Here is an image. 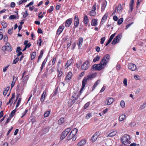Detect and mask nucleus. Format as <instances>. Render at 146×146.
I'll list each match as a JSON object with an SVG mask.
<instances>
[{
    "label": "nucleus",
    "mask_w": 146,
    "mask_h": 146,
    "mask_svg": "<svg viewBox=\"0 0 146 146\" xmlns=\"http://www.w3.org/2000/svg\"><path fill=\"white\" fill-rule=\"evenodd\" d=\"M1 25L3 26V28H6L7 26V23L4 22H2Z\"/></svg>",
    "instance_id": "09e8293b"
},
{
    "label": "nucleus",
    "mask_w": 146,
    "mask_h": 146,
    "mask_svg": "<svg viewBox=\"0 0 146 146\" xmlns=\"http://www.w3.org/2000/svg\"><path fill=\"white\" fill-rule=\"evenodd\" d=\"M58 92V89H56L54 91L53 93L52 94V96H55L57 94Z\"/></svg>",
    "instance_id": "052dcab7"
},
{
    "label": "nucleus",
    "mask_w": 146,
    "mask_h": 146,
    "mask_svg": "<svg viewBox=\"0 0 146 146\" xmlns=\"http://www.w3.org/2000/svg\"><path fill=\"white\" fill-rule=\"evenodd\" d=\"M72 75V72H69L66 76V78L68 80H70Z\"/></svg>",
    "instance_id": "7c9ffc66"
},
{
    "label": "nucleus",
    "mask_w": 146,
    "mask_h": 146,
    "mask_svg": "<svg viewBox=\"0 0 146 146\" xmlns=\"http://www.w3.org/2000/svg\"><path fill=\"white\" fill-rule=\"evenodd\" d=\"M4 41L5 42H7L8 41V37L6 36H3Z\"/></svg>",
    "instance_id": "0e129e2a"
},
{
    "label": "nucleus",
    "mask_w": 146,
    "mask_h": 146,
    "mask_svg": "<svg viewBox=\"0 0 146 146\" xmlns=\"http://www.w3.org/2000/svg\"><path fill=\"white\" fill-rule=\"evenodd\" d=\"M67 138L68 140H69L72 139V141H74L76 140V138L70 132Z\"/></svg>",
    "instance_id": "ddd939ff"
},
{
    "label": "nucleus",
    "mask_w": 146,
    "mask_h": 146,
    "mask_svg": "<svg viewBox=\"0 0 146 146\" xmlns=\"http://www.w3.org/2000/svg\"><path fill=\"white\" fill-rule=\"evenodd\" d=\"M117 132L115 130L114 131H113L112 132H111L109 133V135L107 136L108 137H113L117 133Z\"/></svg>",
    "instance_id": "cd10ccee"
},
{
    "label": "nucleus",
    "mask_w": 146,
    "mask_h": 146,
    "mask_svg": "<svg viewBox=\"0 0 146 146\" xmlns=\"http://www.w3.org/2000/svg\"><path fill=\"white\" fill-rule=\"evenodd\" d=\"M96 14L95 11L93 10H92L90 13V15L91 16H94L96 15Z\"/></svg>",
    "instance_id": "79ce46f5"
},
{
    "label": "nucleus",
    "mask_w": 146,
    "mask_h": 146,
    "mask_svg": "<svg viewBox=\"0 0 146 146\" xmlns=\"http://www.w3.org/2000/svg\"><path fill=\"white\" fill-rule=\"evenodd\" d=\"M50 112V110H48L44 114V117H48Z\"/></svg>",
    "instance_id": "a19ab883"
},
{
    "label": "nucleus",
    "mask_w": 146,
    "mask_h": 146,
    "mask_svg": "<svg viewBox=\"0 0 146 146\" xmlns=\"http://www.w3.org/2000/svg\"><path fill=\"white\" fill-rule=\"evenodd\" d=\"M74 22L73 28H75L78 26L79 24V19L78 16H75L74 18Z\"/></svg>",
    "instance_id": "0eeeda50"
},
{
    "label": "nucleus",
    "mask_w": 146,
    "mask_h": 146,
    "mask_svg": "<svg viewBox=\"0 0 146 146\" xmlns=\"http://www.w3.org/2000/svg\"><path fill=\"white\" fill-rule=\"evenodd\" d=\"M27 0H21L18 3L19 5H20L22 4L23 3H24L27 2Z\"/></svg>",
    "instance_id": "3c124183"
},
{
    "label": "nucleus",
    "mask_w": 146,
    "mask_h": 146,
    "mask_svg": "<svg viewBox=\"0 0 146 146\" xmlns=\"http://www.w3.org/2000/svg\"><path fill=\"white\" fill-rule=\"evenodd\" d=\"M23 14H24L23 15V16L24 18H25L29 15V14H28L27 12V11L24 12Z\"/></svg>",
    "instance_id": "bf43d9fd"
},
{
    "label": "nucleus",
    "mask_w": 146,
    "mask_h": 146,
    "mask_svg": "<svg viewBox=\"0 0 146 146\" xmlns=\"http://www.w3.org/2000/svg\"><path fill=\"white\" fill-rule=\"evenodd\" d=\"M146 107V103H144L142 105H141L139 107V108L141 110H142L144 109Z\"/></svg>",
    "instance_id": "c03bdc74"
},
{
    "label": "nucleus",
    "mask_w": 146,
    "mask_h": 146,
    "mask_svg": "<svg viewBox=\"0 0 146 146\" xmlns=\"http://www.w3.org/2000/svg\"><path fill=\"white\" fill-rule=\"evenodd\" d=\"M117 11L118 13H120L121 12L122 9V6L121 4H119L117 8L116 7Z\"/></svg>",
    "instance_id": "a878e982"
},
{
    "label": "nucleus",
    "mask_w": 146,
    "mask_h": 146,
    "mask_svg": "<svg viewBox=\"0 0 146 146\" xmlns=\"http://www.w3.org/2000/svg\"><path fill=\"white\" fill-rule=\"evenodd\" d=\"M2 50L3 51L7 50L9 52H11L12 50V48L9 43L7 42L5 45L2 47Z\"/></svg>",
    "instance_id": "f03ea898"
},
{
    "label": "nucleus",
    "mask_w": 146,
    "mask_h": 146,
    "mask_svg": "<svg viewBox=\"0 0 146 146\" xmlns=\"http://www.w3.org/2000/svg\"><path fill=\"white\" fill-rule=\"evenodd\" d=\"M56 60V58H53V60L52 61V65H53L55 64V62Z\"/></svg>",
    "instance_id": "69168bd1"
},
{
    "label": "nucleus",
    "mask_w": 146,
    "mask_h": 146,
    "mask_svg": "<svg viewBox=\"0 0 146 146\" xmlns=\"http://www.w3.org/2000/svg\"><path fill=\"white\" fill-rule=\"evenodd\" d=\"M120 105H121V106L122 108H124L125 107V102L123 101L122 100L121 101Z\"/></svg>",
    "instance_id": "6e6d98bb"
},
{
    "label": "nucleus",
    "mask_w": 146,
    "mask_h": 146,
    "mask_svg": "<svg viewBox=\"0 0 146 146\" xmlns=\"http://www.w3.org/2000/svg\"><path fill=\"white\" fill-rule=\"evenodd\" d=\"M70 128H68L65 129V130L62 132L61 135L60 139L62 140L69 133L71 130Z\"/></svg>",
    "instance_id": "20e7f679"
},
{
    "label": "nucleus",
    "mask_w": 146,
    "mask_h": 146,
    "mask_svg": "<svg viewBox=\"0 0 146 146\" xmlns=\"http://www.w3.org/2000/svg\"><path fill=\"white\" fill-rule=\"evenodd\" d=\"M73 60L71 59L67 62L65 66V68L66 69L71 64Z\"/></svg>",
    "instance_id": "a211bd4d"
},
{
    "label": "nucleus",
    "mask_w": 146,
    "mask_h": 146,
    "mask_svg": "<svg viewBox=\"0 0 146 146\" xmlns=\"http://www.w3.org/2000/svg\"><path fill=\"white\" fill-rule=\"evenodd\" d=\"M71 44V40H69V42H68L67 43V45L68 46L67 48L68 49Z\"/></svg>",
    "instance_id": "680f3d73"
},
{
    "label": "nucleus",
    "mask_w": 146,
    "mask_h": 146,
    "mask_svg": "<svg viewBox=\"0 0 146 146\" xmlns=\"http://www.w3.org/2000/svg\"><path fill=\"white\" fill-rule=\"evenodd\" d=\"M78 131V130L77 129L75 128L73 129L70 132L72 134H73V135L76 137V136L75 135L77 133Z\"/></svg>",
    "instance_id": "bb28decb"
},
{
    "label": "nucleus",
    "mask_w": 146,
    "mask_h": 146,
    "mask_svg": "<svg viewBox=\"0 0 146 146\" xmlns=\"http://www.w3.org/2000/svg\"><path fill=\"white\" fill-rule=\"evenodd\" d=\"M55 68L54 67H52L50 68V69H49V71L48 70L47 68H46V71L48 72L50 74L51 73H52L53 72H54V71L55 70Z\"/></svg>",
    "instance_id": "393cba45"
},
{
    "label": "nucleus",
    "mask_w": 146,
    "mask_h": 146,
    "mask_svg": "<svg viewBox=\"0 0 146 146\" xmlns=\"http://www.w3.org/2000/svg\"><path fill=\"white\" fill-rule=\"evenodd\" d=\"M110 57L108 54H106L101 60L99 64H95L92 67L94 70H101L103 69L109 62Z\"/></svg>",
    "instance_id": "f257e3e1"
},
{
    "label": "nucleus",
    "mask_w": 146,
    "mask_h": 146,
    "mask_svg": "<svg viewBox=\"0 0 146 146\" xmlns=\"http://www.w3.org/2000/svg\"><path fill=\"white\" fill-rule=\"evenodd\" d=\"M54 7L53 6H51L49 9L47 10V12L48 13H50L53 10Z\"/></svg>",
    "instance_id": "a18cd8bd"
},
{
    "label": "nucleus",
    "mask_w": 146,
    "mask_h": 146,
    "mask_svg": "<svg viewBox=\"0 0 146 146\" xmlns=\"http://www.w3.org/2000/svg\"><path fill=\"white\" fill-rule=\"evenodd\" d=\"M121 35L120 34L117 35L113 39L111 42L112 44H115L117 43H118L120 40L121 39Z\"/></svg>",
    "instance_id": "423d86ee"
},
{
    "label": "nucleus",
    "mask_w": 146,
    "mask_h": 146,
    "mask_svg": "<svg viewBox=\"0 0 146 146\" xmlns=\"http://www.w3.org/2000/svg\"><path fill=\"white\" fill-rule=\"evenodd\" d=\"M29 78V76L28 75H27L25 76L24 77L22 81V83H23L24 86L26 84Z\"/></svg>",
    "instance_id": "6ab92c4d"
},
{
    "label": "nucleus",
    "mask_w": 146,
    "mask_h": 146,
    "mask_svg": "<svg viewBox=\"0 0 146 146\" xmlns=\"http://www.w3.org/2000/svg\"><path fill=\"white\" fill-rule=\"evenodd\" d=\"M98 20L96 19H93L91 22V25L92 26H96L98 24L97 22Z\"/></svg>",
    "instance_id": "5701e85b"
},
{
    "label": "nucleus",
    "mask_w": 146,
    "mask_h": 146,
    "mask_svg": "<svg viewBox=\"0 0 146 146\" xmlns=\"http://www.w3.org/2000/svg\"><path fill=\"white\" fill-rule=\"evenodd\" d=\"M45 94L46 92L45 91H44L41 96L40 99V100L42 103L45 100Z\"/></svg>",
    "instance_id": "412c9836"
},
{
    "label": "nucleus",
    "mask_w": 146,
    "mask_h": 146,
    "mask_svg": "<svg viewBox=\"0 0 146 146\" xmlns=\"http://www.w3.org/2000/svg\"><path fill=\"white\" fill-rule=\"evenodd\" d=\"M135 79L136 80H141L140 77L139 76L135 75L134 76Z\"/></svg>",
    "instance_id": "8fccbe9b"
},
{
    "label": "nucleus",
    "mask_w": 146,
    "mask_h": 146,
    "mask_svg": "<svg viewBox=\"0 0 146 146\" xmlns=\"http://www.w3.org/2000/svg\"><path fill=\"white\" fill-rule=\"evenodd\" d=\"M128 135L127 134L124 135L121 138V143H122V146H128Z\"/></svg>",
    "instance_id": "7ed1b4c3"
},
{
    "label": "nucleus",
    "mask_w": 146,
    "mask_h": 146,
    "mask_svg": "<svg viewBox=\"0 0 146 146\" xmlns=\"http://www.w3.org/2000/svg\"><path fill=\"white\" fill-rule=\"evenodd\" d=\"M77 97L75 98L74 96H72L70 98V101L72 102V103L74 104L75 102V100H77Z\"/></svg>",
    "instance_id": "72a5a7b5"
},
{
    "label": "nucleus",
    "mask_w": 146,
    "mask_h": 146,
    "mask_svg": "<svg viewBox=\"0 0 146 146\" xmlns=\"http://www.w3.org/2000/svg\"><path fill=\"white\" fill-rule=\"evenodd\" d=\"M136 124V122H131V123L129 124L130 126L131 127H134L135 126Z\"/></svg>",
    "instance_id": "5fc2aeb1"
},
{
    "label": "nucleus",
    "mask_w": 146,
    "mask_h": 146,
    "mask_svg": "<svg viewBox=\"0 0 146 146\" xmlns=\"http://www.w3.org/2000/svg\"><path fill=\"white\" fill-rule=\"evenodd\" d=\"M48 59L47 57L43 61L42 64L40 68V71L41 72L43 70V68L44 67L46 63L47 60Z\"/></svg>",
    "instance_id": "4468645a"
},
{
    "label": "nucleus",
    "mask_w": 146,
    "mask_h": 146,
    "mask_svg": "<svg viewBox=\"0 0 146 146\" xmlns=\"http://www.w3.org/2000/svg\"><path fill=\"white\" fill-rule=\"evenodd\" d=\"M13 29V28H12L11 29H9L8 30V33L9 34L11 35L12 34V30Z\"/></svg>",
    "instance_id": "774afa93"
},
{
    "label": "nucleus",
    "mask_w": 146,
    "mask_h": 146,
    "mask_svg": "<svg viewBox=\"0 0 146 146\" xmlns=\"http://www.w3.org/2000/svg\"><path fill=\"white\" fill-rule=\"evenodd\" d=\"M85 143L86 141L85 140H82L78 143V146H82L85 144Z\"/></svg>",
    "instance_id": "c756f323"
},
{
    "label": "nucleus",
    "mask_w": 146,
    "mask_h": 146,
    "mask_svg": "<svg viewBox=\"0 0 146 146\" xmlns=\"http://www.w3.org/2000/svg\"><path fill=\"white\" fill-rule=\"evenodd\" d=\"M19 58L18 57H17L16 58H15L13 61L12 64H16L19 61Z\"/></svg>",
    "instance_id": "de8ad7c7"
},
{
    "label": "nucleus",
    "mask_w": 146,
    "mask_h": 146,
    "mask_svg": "<svg viewBox=\"0 0 146 146\" xmlns=\"http://www.w3.org/2000/svg\"><path fill=\"white\" fill-rule=\"evenodd\" d=\"M16 18V17L15 15H11L9 17V19H13Z\"/></svg>",
    "instance_id": "864d4df0"
},
{
    "label": "nucleus",
    "mask_w": 146,
    "mask_h": 146,
    "mask_svg": "<svg viewBox=\"0 0 146 146\" xmlns=\"http://www.w3.org/2000/svg\"><path fill=\"white\" fill-rule=\"evenodd\" d=\"M64 28V26L63 25L59 26L58 29L57 30V33L58 35L60 34L62 32Z\"/></svg>",
    "instance_id": "dca6fc26"
},
{
    "label": "nucleus",
    "mask_w": 146,
    "mask_h": 146,
    "mask_svg": "<svg viewBox=\"0 0 146 146\" xmlns=\"http://www.w3.org/2000/svg\"><path fill=\"white\" fill-rule=\"evenodd\" d=\"M99 132H97L94 134L91 139L92 142H94L97 140L98 137L99 136Z\"/></svg>",
    "instance_id": "6e6552de"
},
{
    "label": "nucleus",
    "mask_w": 146,
    "mask_h": 146,
    "mask_svg": "<svg viewBox=\"0 0 146 146\" xmlns=\"http://www.w3.org/2000/svg\"><path fill=\"white\" fill-rule=\"evenodd\" d=\"M106 6V2H104L102 4L101 11H103L105 9Z\"/></svg>",
    "instance_id": "2f4dec72"
},
{
    "label": "nucleus",
    "mask_w": 146,
    "mask_h": 146,
    "mask_svg": "<svg viewBox=\"0 0 146 146\" xmlns=\"http://www.w3.org/2000/svg\"><path fill=\"white\" fill-rule=\"evenodd\" d=\"M105 40V37H102L101 38L100 43L102 44L104 43V41Z\"/></svg>",
    "instance_id": "13d9d810"
},
{
    "label": "nucleus",
    "mask_w": 146,
    "mask_h": 146,
    "mask_svg": "<svg viewBox=\"0 0 146 146\" xmlns=\"http://www.w3.org/2000/svg\"><path fill=\"white\" fill-rule=\"evenodd\" d=\"M100 57L99 56L97 55L94 58L93 60V62H96V61H98L100 59Z\"/></svg>",
    "instance_id": "4c0bfd02"
},
{
    "label": "nucleus",
    "mask_w": 146,
    "mask_h": 146,
    "mask_svg": "<svg viewBox=\"0 0 146 146\" xmlns=\"http://www.w3.org/2000/svg\"><path fill=\"white\" fill-rule=\"evenodd\" d=\"M126 117V116L125 115H122L119 116V121H122L124 120L125 119Z\"/></svg>",
    "instance_id": "c85d7f7f"
},
{
    "label": "nucleus",
    "mask_w": 146,
    "mask_h": 146,
    "mask_svg": "<svg viewBox=\"0 0 146 146\" xmlns=\"http://www.w3.org/2000/svg\"><path fill=\"white\" fill-rule=\"evenodd\" d=\"M15 93H13V94L11 98L10 99H9V102L7 103V105L9 104H10L12 100V99H13L15 98Z\"/></svg>",
    "instance_id": "ea45409f"
},
{
    "label": "nucleus",
    "mask_w": 146,
    "mask_h": 146,
    "mask_svg": "<svg viewBox=\"0 0 146 146\" xmlns=\"http://www.w3.org/2000/svg\"><path fill=\"white\" fill-rule=\"evenodd\" d=\"M86 78H85V77L84 78L83 80L82 81V86L80 90V92L81 93L82 92V90L84 88L86 84L87 83V81H86Z\"/></svg>",
    "instance_id": "9d476101"
},
{
    "label": "nucleus",
    "mask_w": 146,
    "mask_h": 146,
    "mask_svg": "<svg viewBox=\"0 0 146 146\" xmlns=\"http://www.w3.org/2000/svg\"><path fill=\"white\" fill-rule=\"evenodd\" d=\"M88 22V17L86 15H85L84 17V22L85 24H87Z\"/></svg>",
    "instance_id": "473e14b6"
},
{
    "label": "nucleus",
    "mask_w": 146,
    "mask_h": 146,
    "mask_svg": "<svg viewBox=\"0 0 146 146\" xmlns=\"http://www.w3.org/2000/svg\"><path fill=\"white\" fill-rule=\"evenodd\" d=\"M9 87H7L4 90L3 92V94L4 96H5L7 94V92L9 90Z\"/></svg>",
    "instance_id": "58836bf2"
},
{
    "label": "nucleus",
    "mask_w": 146,
    "mask_h": 146,
    "mask_svg": "<svg viewBox=\"0 0 146 146\" xmlns=\"http://www.w3.org/2000/svg\"><path fill=\"white\" fill-rule=\"evenodd\" d=\"M72 19L70 18L67 19L65 22V25L66 27H69L72 23Z\"/></svg>",
    "instance_id": "9b49d317"
},
{
    "label": "nucleus",
    "mask_w": 146,
    "mask_h": 146,
    "mask_svg": "<svg viewBox=\"0 0 146 146\" xmlns=\"http://www.w3.org/2000/svg\"><path fill=\"white\" fill-rule=\"evenodd\" d=\"M64 118L63 117L60 118L58 121V123L61 125L64 122Z\"/></svg>",
    "instance_id": "c9c22d12"
},
{
    "label": "nucleus",
    "mask_w": 146,
    "mask_h": 146,
    "mask_svg": "<svg viewBox=\"0 0 146 146\" xmlns=\"http://www.w3.org/2000/svg\"><path fill=\"white\" fill-rule=\"evenodd\" d=\"M28 111V110H26L25 111L22 113V115L21 117V118H23V117H24L25 116V115L26 113H27V112Z\"/></svg>",
    "instance_id": "e2e57ef3"
},
{
    "label": "nucleus",
    "mask_w": 146,
    "mask_h": 146,
    "mask_svg": "<svg viewBox=\"0 0 146 146\" xmlns=\"http://www.w3.org/2000/svg\"><path fill=\"white\" fill-rule=\"evenodd\" d=\"M92 116V115L91 113H88L86 115V118L88 119L91 117Z\"/></svg>",
    "instance_id": "4d7b16f0"
},
{
    "label": "nucleus",
    "mask_w": 146,
    "mask_h": 146,
    "mask_svg": "<svg viewBox=\"0 0 146 146\" xmlns=\"http://www.w3.org/2000/svg\"><path fill=\"white\" fill-rule=\"evenodd\" d=\"M108 15L107 14H105L104 15L102 18L100 22L101 24L103 25L105 23L107 19Z\"/></svg>",
    "instance_id": "f8f14e48"
},
{
    "label": "nucleus",
    "mask_w": 146,
    "mask_h": 146,
    "mask_svg": "<svg viewBox=\"0 0 146 146\" xmlns=\"http://www.w3.org/2000/svg\"><path fill=\"white\" fill-rule=\"evenodd\" d=\"M100 81V80H98L95 82V84H94L93 86L92 90H93L95 88L96 86L99 84Z\"/></svg>",
    "instance_id": "f704fd0d"
},
{
    "label": "nucleus",
    "mask_w": 146,
    "mask_h": 146,
    "mask_svg": "<svg viewBox=\"0 0 146 146\" xmlns=\"http://www.w3.org/2000/svg\"><path fill=\"white\" fill-rule=\"evenodd\" d=\"M96 76V74L93 73L87 76L89 80H91L92 78H95Z\"/></svg>",
    "instance_id": "b1692460"
},
{
    "label": "nucleus",
    "mask_w": 146,
    "mask_h": 146,
    "mask_svg": "<svg viewBox=\"0 0 146 146\" xmlns=\"http://www.w3.org/2000/svg\"><path fill=\"white\" fill-rule=\"evenodd\" d=\"M58 73V76L59 77H60L61 76L62 74V71H61V70H60L59 72Z\"/></svg>",
    "instance_id": "338daca9"
},
{
    "label": "nucleus",
    "mask_w": 146,
    "mask_h": 146,
    "mask_svg": "<svg viewBox=\"0 0 146 146\" xmlns=\"http://www.w3.org/2000/svg\"><path fill=\"white\" fill-rule=\"evenodd\" d=\"M90 103L89 102H88L85 104L84 106V109H86L90 105Z\"/></svg>",
    "instance_id": "603ef678"
},
{
    "label": "nucleus",
    "mask_w": 146,
    "mask_h": 146,
    "mask_svg": "<svg viewBox=\"0 0 146 146\" xmlns=\"http://www.w3.org/2000/svg\"><path fill=\"white\" fill-rule=\"evenodd\" d=\"M90 66V63L88 61H86L81 66V68L82 70H87Z\"/></svg>",
    "instance_id": "39448f33"
},
{
    "label": "nucleus",
    "mask_w": 146,
    "mask_h": 146,
    "mask_svg": "<svg viewBox=\"0 0 146 146\" xmlns=\"http://www.w3.org/2000/svg\"><path fill=\"white\" fill-rule=\"evenodd\" d=\"M134 2V0H131L130 2L129 6L130 8V11L131 12L133 9V4Z\"/></svg>",
    "instance_id": "aec40b11"
},
{
    "label": "nucleus",
    "mask_w": 146,
    "mask_h": 146,
    "mask_svg": "<svg viewBox=\"0 0 146 146\" xmlns=\"http://www.w3.org/2000/svg\"><path fill=\"white\" fill-rule=\"evenodd\" d=\"M16 111L17 110L16 109L13 110L11 112V113L10 115V117H12L14 116Z\"/></svg>",
    "instance_id": "37998d69"
},
{
    "label": "nucleus",
    "mask_w": 146,
    "mask_h": 146,
    "mask_svg": "<svg viewBox=\"0 0 146 146\" xmlns=\"http://www.w3.org/2000/svg\"><path fill=\"white\" fill-rule=\"evenodd\" d=\"M36 55V52H33L31 54V59L33 60L35 58Z\"/></svg>",
    "instance_id": "e433bc0d"
},
{
    "label": "nucleus",
    "mask_w": 146,
    "mask_h": 146,
    "mask_svg": "<svg viewBox=\"0 0 146 146\" xmlns=\"http://www.w3.org/2000/svg\"><path fill=\"white\" fill-rule=\"evenodd\" d=\"M115 35V33H114L113 34H112L110 36V38L109 39L108 41L107 42L106 44V46H108V44L111 42V41L112 39L114 38Z\"/></svg>",
    "instance_id": "f3484780"
},
{
    "label": "nucleus",
    "mask_w": 146,
    "mask_h": 146,
    "mask_svg": "<svg viewBox=\"0 0 146 146\" xmlns=\"http://www.w3.org/2000/svg\"><path fill=\"white\" fill-rule=\"evenodd\" d=\"M83 38L82 37H80L79 38V41L78 43V47L80 48L82 46L83 43Z\"/></svg>",
    "instance_id": "4be33fe9"
},
{
    "label": "nucleus",
    "mask_w": 146,
    "mask_h": 146,
    "mask_svg": "<svg viewBox=\"0 0 146 146\" xmlns=\"http://www.w3.org/2000/svg\"><path fill=\"white\" fill-rule=\"evenodd\" d=\"M128 68L132 71H135L136 69V66L134 64L129 63L128 64Z\"/></svg>",
    "instance_id": "1a4fd4ad"
},
{
    "label": "nucleus",
    "mask_w": 146,
    "mask_h": 146,
    "mask_svg": "<svg viewBox=\"0 0 146 146\" xmlns=\"http://www.w3.org/2000/svg\"><path fill=\"white\" fill-rule=\"evenodd\" d=\"M123 21V18H120L117 21V24L118 25H120L121 24Z\"/></svg>",
    "instance_id": "49530a36"
},
{
    "label": "nucleus",
    "mask_w": 146,
    "mask_h": 146,
    "mask_svg": "<svg viewBox=\"0 0 146 146\" xmlns=\"http://www.w3.org/2000/svg\"><path fill=\"white\" fill-rule=\"evenodd\" d=\"M113 102V98H110L106 99L105 103H106V102H107V104L108 105H110Z\"/></svg>",
    "instance_id": "2eb2a0df"
}]
</instances>
